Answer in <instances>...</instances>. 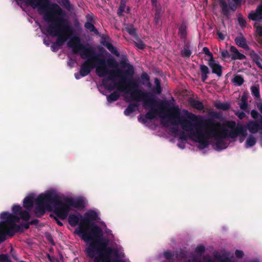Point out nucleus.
<instances>
[{
    "mask_svg": "<svg viewBox=\"0 0 262 262\" xmlns=\"http://www.w3.org/2000/svg\"><path fill=\"white\" fill-rule=\"evenodd\" d=\"M159 105H148L144 107L150 110L145 115V118L154 119L157 115L158 110L155 107L160 108V114H166L167 117L173 125L180 124L182 129L189 132V137L195 142L199 143V147L201 149L206 148L208 145V139L213 138V112L209 113V118L205 119L201 116L184 110L188 119L181 116L180 110L178 106H170L168 101H159Z\"/></svg>",
    "mask_w": 262,
    "mask_h": 262,
    "instance_id": "nucleus-1",
    "label": "nucleus"
},
{
    "mask_svg": "<svg viewBox=\"0 0 262 262\" xmlns=\"http://www.w3.org/2000/svg\"><path fill=\"white\" fill-rule=\"evenodd\" d=\"M98 215L96 212L90 210L84 214L83 217L81 216L80 219L74 214L69 216V224L72 227H75L79 222L78 229L74 231V233L79 235L85 242L92 241L89 246L85 249L86 255L94 260L99 257L105 254V250L107 248L112 249L111 255L118 257V251L117 249L107 247L108 240L102 237L103 230L97 225L92 221H97Z\"/></svg>",
    "mask_w": 262,
    "mask_h": 262,
    "instance_id": "nucleus-2",
    "label": "nucleus"
},
{
    "mask_svg": "<svg viewBox=\"0 0 262 262\" xmlns=\"http://www.w3.org/2000/svg\"><path fill=\"white\" fill-rule=\"evenodd\" d=\"M67 46L72 48L73 53L75 54L80 53L81 57L83 59L90 58L96 64V73L99 77L106 78L102 80V84L104 88L109 91L114 89L112 84L108 83V81L114 82V73L120 72L119 70L114 69L108 70L106 64L110 68H116L118 63L113 58H110L105 60L104 56L101 54H96L92 47H87L81 43L80 38L78 36H73L70 38L67 43Z\"/></svg>",
    "mask_w": 262,
    "mask_h": 262,
    "instance_id": "nucleus-3",
    "label": "nucleus"
},
{
    "mask_svg": "<svg viewBox=\"0 0 262 262\" xmlns=\"http://www.w3.org/2000/svg\"><path fill=\"white\" fill-rule=\"evenodd\" d=\"M252 134L259 133L262 134V117L260 121H249L246 126L241 122L225 120L217 128L214 123V149L221 150L226 149L228 145V138L235 139L239 137L242 143L247 136V131Z\"/></svg>",
    "mask_w": 262,
    "mask_h": 262,
    "instance_id": "nucleus-4",
    "label": "nucleus"
},
{
    "mask_svg": "<svg viewBox=\"0 0 262 262\" xmlns=\"http://www.w3.org/2000/svg\"><path fill=\"white\" fill-rule=\"evenodd\" d=\"M36 207L34 209L35 216L40 217L46 212V207L54 206V213L61 220L67 218L71 207L83 209L85 207L83 200H75L72 198H66L61 200L59 196L53 191H48L39 195L35 200Z\"/></svg>",
    "mask_w": 262,
    "mask_h": 262,
    "instance_id": "nucleus-5",
    "label": "nucleus"
},
{
    "mask_svg": "<svg viewBox=\"0 0 262 262\" xmlns=\"http://www.w3.org/2000/svg\"><path fill=\"white\" fill-rule=\"evenodd\" d=\"M39 13H43L45 20L50 23L47 28V33L52 37H57L55 44L62 46L73 33L68 20L64 18L65 12L58 4L50 3L47 11Z\"/></svg>",
    "mask_w": 262,
    "mask_h": 262,
    "instance_id": "nucleus-6",
    "label": "nucleus"
},
{
    "mask_svg": "<svg viewBox=\"0 0 262 262\" xmlns=\"http://www.w3.org/2000/svg\"><path fill=\"white\" fill-rule=\"evenodd\" d=\"M133 77L127 78L125 80L119 78L118 82L116 81L114 83L113 86L118 91L129 93L130 92L131 98L135 101L140 102L143 101V105L146 106L150 105H159L160 103L155 97L154 95L150 93L143 92L138 89L139 83L135 80L132 79Z\"/></svg>",
    "mask_w": 262,
    "mask_h": 262,
    "instance_id": "nucleus-7",
    "label": "nucleus"
},
{
    "mask_svg": "<svg viewBox=\"0 0 262 262\" xmlns=\"http://www.w3.org/2000/svg\"><path fill=\"white\" fill-rule=\"evenodd\" d=\"M0 218L1 220H6L11 231L10 233L13 235L16 232H23L24 230L28 229L30 226L29 222L22 223L19 225L16 224L17 223L20 222L18 216L12 215L9 212H2Z\"/></svg>",
    "mask_w": 262,
    "mask_h": 262,
    "instance_id": "nucleus-8",
    "label": "nucleus"
},
{
    "mask_svg": "<svg viewBox=\"0 0 262 262\" xmlns=\"http://www.w3.org/2000/svg\"><path fill=\"white\" fill-rule=\"evenodd\" d=\"M120 64L123 67H126L127 69L125 70L114 69V70L121 71V72H117L114 73V82L116 81V78L117 77H119V78H122V80H125V79H127V78L133 77L135 74V69L132 64L126 62L124 60L121 61Z\"/></svg>",
    "mask_w": 262,
    "mask_h": 262,
    "instance_id": "nucleus-9",
    "label": "nucleus"
},
{
    "mask_svg": "<svg viewBox=\"0 0 262 262\" xmlns=\"http://www.w3.org/2000/svg\"><path fill=\"white\" fill-rule=\"evenodd\" d=\"M242 0H232L229 1V4L227 5L224 0H220V4L222 7V11L225 15L228 14L229 10L234 11L238 6L241 5Z\"/></svg>",
    "mask_w": 262,
    "mask_h": 262,
    "instance_id": "nucleus-10",
    "label": "nucleus"
},
{
    "mask_svg": "<svg viewBox=\"0 0 262 262\" xmlns=\"http://www.w3.org/2000/svg\"><path fill=\"white\" fill-rule=\"evenodd\" d=\"M32 8H37L39 12L47 10L50 3L49 0H25Z\"/></svg>",
    "mask_w": 262,
    "mask_h": 262,
    "instance_id": "nucleus-11",
    "label": "nucleus"
},
{
    "mask_svg": "<svg viewBox=\"0 0 262 262\" xmlns=\"http://www.w3.org/2000/svg\"><path fill=\"white\" fill-rule=\"evenodd\" d=\"M84 61L80 66L79 71L80 75L81 77H85L88 75L91 72L92 70L95 68L96 64H94L93 61L90 58Z\"/></svg>",
    "mask_w": 262,
    "mask_h": 262,
    "instance_id": "nucleus-12",
    "label": "nucleus"
},
{
    "mask_svg": "<svg viewBox=\"0 0 262 262\" xmlns=\"http://www.w3.org/2000/svg\"><path fill=\"white\" fill-rule=\"evenodd\" d=\"M232 254L224 249L220 252L214 251V262L218 260L219 262H232Z\"/></svg>",
    "mask_w": 262,
    "mask_h": 262,
    "instance_id": "nucleus-13",
    "label": "nucleus"
},
{
    "mask_svg": "<svg viewBox=\"0 0 262 262\" xmlns=\"http://www.w3.org/2000/svg\"><path fill=\"white\" fill-rule=\"evenodd\" d=\"M0 222V244L6 240L7 236L12 237L10 232V229L8 225L6 220H2Z\"/></svg>",
    "mask_w": 262,
    "mask_h": 262,
    "instance_id": "nucleus-14",
    "label": "nucleus"
},
{
    "mask_svg": "<svg viewBox=\"0 0 262 262\" xmlns=\"http://www.w3.org/2000/svg\"><path fill=\"white\" fill-rule=\"evenodd\" d=\"M205 247L203 245H199L194 250V253L193 254H190L188 252V257H191V258L189 259L188 262H198L197 260L199 258V257L205 253Z\"/></svg>",
    "mask_w": 262,
    "mask_h": 262,
    "instance_id": "nucleus-15",
    "label": "nucleus"
},
{
    "mask_svg": "<svg viewBox=\"0 0 262 262\" xmlns=\"http://www.w3.org/2000/svg\"><path fill=\"white\" fill-rule=\"evenodd\" d=\"M105 251V254L102 255V256L97 257L94 260V262H124L123 260L118 258L112 260L111 259L112 249L107 248Z\"/></svg>",
    "mask_w": 262,
    "mask_h": 262,
    "instance_id": "nucleus-16",
    "label": "nucleus"
},
{
    "mask_svg": "<svg viewBox=\"0 0 262 262\" xmlns=\"http://www.w3.org/2000/svg\"><path fill=\"white\" fill-rule=\"evenodd\" d=\"M248 18L252 20H260L262 19V5H259L255 11H252L248 15Z\"/></svg>",
    "mask_w": 262,
    "mask_h": 262,
    "instance_id": "nucleus-17",
    "label": "nucleus"
},
{
    "mask_svg": "<svg viewBox=\"0 0 262 262\" xmlns=\"http://www.w3.org/2000/svg\"><path fill=\"white\" fill-rule=\"evenodd\" d=\"M230 51L231 52L230 58L232 60H242L246 58V56L241 53L234 46L230 47Z\"/></svg>",
    "mask_w": 262,
    "mask_h": 262,
    "instance_id": "nucleus-18",
    "label": "nucleus"
},
{
    "mask_svg": "<svg viewBox=\"0 0 262 262\" xmlns=\"http://www.w3.org/2000/svg\"><path fill=\"white\" fill-rule=\"evenodd\" d=\"M101 44L105 47L110 52H111L113 54L118 56L119 55V53L117 51V49L110 42H107L106 40H103L101 42Z\"/></svg>",
    "mask_w": 262,
    "mask_h": 262,
    "instance_id": "nucleus-19",
    "label": "nucleus"
},
{
    "mask_svg": "<svg viewBox=\"0 0 262 262\" xmlns=\"http://www.w3.org/2000/svg\"><path fill=\"white\" fill-rule=\"evenodd\" d=\"M138 103H130L124 111L125 116H129L138 109Z\"/></svg>",
    "mask_w": 262,
    "mask_h": 262,
    "instance_id": "nucleus-20",
    "label": "nucleus"
},
{
    "mask_svg": "<svg viewBox=\"0 0 262 262\" xmlns=\"http://www.w3.org/2000/svg\"><path fill=\"white\" fill-rule=\"evenodd\" d=\"M33 199L32 196L26 197L23 201V206L27 210H30L33 206Z\"/></svg>",
    "mask_w": 262,
    "mask_h": 262,
    "instance_id": "nucleus-21",
    "label": "nucleus"
},
{
    "mask_svg": "<svg viewBox=\"0 0 262 262\" xmlns=\"http://www.w3.org/2000/svg\"><path fill=\"white\" fill-rule=\"evenodd\" d=\"M235 41L237 46L246 50L249 49V47L247 44L246 40L244 37H237L235 39Z\"/></svg>",
    "mask_w": 262,
    "mask_h": 262,
    "instance_id": "nucleus-22",
    "label": "nucleus"
},
{
    "mask_svg": "<svg viewBox=\"0 0 262 262\" xmlns=\"http://www.w3.org/2000/svg\"><path fill=\"white\" fill-rule=\"evenodd\" d=\"M125 30L130 36H132L134 38L138 37V35L137 33L136 29L133 24H127L125 27Z\"/></svg>",
    "mask_w": 262,
    "mask_h": 262,
    "instance_id": "nucleus-23",
    "label": "nucleus"
},
{
    "mask_svg": "<svg viewBox=\"0 0 262 262\" xmlns=\"http://www.w3.org/2000/svg\"><path fill=\"white\" fill-rule=\"evenodd\" d=\"M238 104L241 110L247 113L249 112L250 110L249 108V105L246 100V98L245 96H242L241 101Z\"/></svg>",
    "mask_w": 262,
    "mask_h": 262,
    "instance_id": "nucleus-24",
    "label": "nucleus"
},
{
    "mask_svg": "<svg viewBox=\"0 0 262 262\" xmlns=\"http://www.w3.org/2000/svg\"><path fill=\"white\" fill-rule=\"evenodd\" d=\"M200 70L202 80L205 82L207 78V74L209 73V69L206 66L202 64L200 66Z\"/></svg>",
    "mask_w": 262,
    "mask_h": 262,
    "instance_id": "nucleus-25",
    "label": "nucleus"
},
{
    "mask_svg": "<svg viewBox=\"0 0 262 262\" xmlns=\"http://www.w3.org/2000/svg\"><path fill=\"white\" fill-rule=\"evenodd\" d=\"M232 83L236 86H241L244 82L243 77L239 75H235L231 80Z\"/></svg>",
    "mask_w": 262,
    "mask_h": 262,
    "instance_id": "nucleus-26",
    "label": "nucleus"
},
{
    "mask_svg": "<svg viewBox=\"0 0 262 262\" xmlns=\"http://www.w3.org/2000/svg\"><path fill=\"white\" fill-rule=\"evenodd\" d=\"M256 143V138L254 136L250 135L246 140L245 147L247 148L253 146Z\"/></svg>",
    "mask_w": 262,
    "mask_h": 262,
    "instance_id": "nucleus-27",
    "label": "nucleus"
},
{
    "mask_svg": "<svg viewBox=\"0 0 262 262\" xmlns=\"http://www.w3.org/2000/svg\"><path fill=\"white\" fill-rule=\"evenodd\" d=\"M119 97V93L117 91H115L107 96V100L108 102L112 103L117 101Z\"/></svg>",
    "mask_w": 262,
    "mask_h": 262,
    "instance_id": "nucleus-28",
    "label": "nucleus"
},
{
    "mask_svg": "<svg viewBox=\"0 0 262 262\" xmlns=\"http://www.w3.org/2000/svg\"><path fill=\"white\" fill-rule=\"evenodd\" d=\"M18 217L19 220L21 219L24 221H28L30 220L31 215L28 211L22 210L18 215Z\"/></svg>",
    "mask_w": 262,
    "mask_h": 262,
    "instance_id": "nucleus-29",
    "label": "nucleus"
},
{
    "mask_svg": "<svg viewBox=\"0 0 262 262\" xmlns=\"http://www.w3.org/2000/svg\"><path fill=\"white\" fill-rule=\"evenodd\" d=\"M136 41H134L135 46L140 50H143L145 48L146 45L144 42L139 38V36L138 37L135 38Z\"/></svg>",
    "mask_w": 262,
    "mask_h": 262,
    "instance_id": "nucleus-30",
    "label": "nucleus"
},
{
    "mask_svg": "<svg viewBox=\"0 0 262 262\" xmlns=\"http://www.w3.org/2000/svg\"><path fill=\"white\" fill-rule=\"evenodd\" d=\"M203 52L209 56L210 59L209 60V66L211 69L213 70V54L210 52L209 49L207 47H204L203 49Z\"/></svg>",
    "mask_w": 262,
    "mask_h": 262,
    "instance_id": "nucleus-31",
    "label": "nucleus"
},
{
    "mask_svg": "<svg viewBox=\"0 0 262 262\" xmlns=\"http://www.w3.org/2000/svg\"><path fill=\"white\" fill-rule=\"evenodd\" d=\"M84 27L89 30L91 32H94L95 34H98L99 32L94 26V25L91 22H86L84 24Z\"/></svg>",
    "mask_w": 262,
    "mask_h": 262,
    "instance_id": "nucleus-32",
    "label": "nucleus"
},
{
    "mask_svg": "<svg viewBox=\"0 0 262 262\" xmlns=\"http://www.w3.org/2000/svg\"><path fill=\"white\" fill-rule=\"evenodd\" d=\"M179 35L181 38H185L186 36V27L184 24H181L179 28Z\"/></svg>",
    "mask_w": 262,
    "mask_h": 262,
    "instance_id": "nucleus-33",
    "label": "nucleus"
},
{
    "mask_svg": "<svg viewBox=\"0 0 262 262\" xmlns=\"http://www.w3.org/2000/svg\"><path fill=\"white\" fill-rule=\"evenodd\" d=\"M175 255L177 259H183L186 257V252L183 249L175 251Z\"/></svg>",
    "mask_w": 262,
    "mask_h": 262,
    "instance_id": "nucleus-34",
    "label": "nucleus"
},
{
    "mask_svg": "<svg viewBox=\"0 0 262 262\" xmlns=\"http://www.w3.org/2000/svg\"><path fill=\"white\" fill-rule=\"evenodd\" d=\"M63 7L68 10H71L72 9V6L70 3V0H60L58 1Z\"/></svg>",
    "mask_w": 262,
    "mask_h": 262,
    "instance_id": "nucleus-35",
    "label": "nucleus"
},
{
    "mask_svg": "<svg viewBox=\"0 0 262 262\" xmlns=\"http://www.w3.org/2000/svg\"><path fill=\"white\" fill-rule=\"evenodd\" d=\"M11 210L12 211L11 214L18 216L22 210V207L19 205H14L12 207Z\"/></svg>",
    "mask_w": 262,
    "mask_h": 262,
    "instance_id": "nucleus-36",
    "label": "nucleus"
},
{
    "mask_svg": "<svg viewBox=\"0 0 262 262\" xmlns=\"http://www.w3.org/2000/svg\"><path fill=\"white\" fill-rule=\"evenodd\" d=\"M214 105L216 108L222 110H227L230 107V105L228 103L216 102Z\"/></svg>",
    "mask_w": 262,
    "mask_h": 262,
    "instance_id": "nucleus-37",
    "label": "nucleus"
},
{
    "mask_svg": "<svg viewBox=\"0 0 262 262\" xmlns=\"http://www.w3.org/2000/svg\"><path fill=\"white\" fill-rule=\"evenodd\" d=\"M191 105L198 110L201 111L204 108L203 103L198 100H193L191 102Z\"/></svg>",
    "mask_w": 262,
    "mask_h": 262,
    "instance_id": "nucleus-38",
    "label": "nucleus"
},
{
    "mask_svg": "<svg viewBox=\"0 0 262 262\" xmlns=\"http://www.w3.org/2000/svg\"><path fill=\"white\" fill-rule=\"evenodd\" d=\"M175 253L171 252L169 250H167L164 252L163 255L165 258L168 260H173L174 256Z\"/></svg>",
    "mask_w": 262,
    "mask_h": 262,
    "instance_id": "nucleus-39",
    "label": "nucleus"
},
{
    "mask_svg": "<svg viewBox=\"0 0 262 262\" xmlns=\"http://www.w3.org/2000/svg\"><path fill=\"white\" fill-rule=\"evenodd\" d=\"M214 74H215L217 76L220 77L222 74V67L220 65L215 63L214 62Z\"/></svg>",
    "mask_w": 262,
    "mask_h": 262,
    "instance_id": "nucleus-40",
    "label": "nucleus"
},
{
    "mask_svg": "<svg viewBox=\"0 0 262 262\" xmlns=\"http://www.w3.org/2000/svg\"><path fill=\"white\" fill-rule=\"evenodd\" d=\"M251 93L255 98H258L260 96L259 90L257 86H253L251 88Z\"/></svg>",
    "mask_w": 262,
    "mask_h": 262,
    "instance_id": "nucleus-41",
    "label": "nucleus"
},
{
    "mask_svg": "<svg viewBox=\"0 0 262 262\" xmlns=\"http://www.w3.org/2000/svg\"><path fill=\"white\" fill-rule=\"evenodd\" d=\"M191 53V51L187 48H184L181 51V55L183 57L189 58Z\"/></svg>",
    "mask_w": 262,
    "mask_h": 262,
    "instance_id": "nucleus-42",
    "label": "nucleus"
},
{
    "mask_svg": "<svg viewBox=\"0 0 262 262\" xmlns=\"http://www.w3.org/2000/svg\"><path fill=\"white\" fill-rule=\"evenodd\" d=\"M141 78L142 79V80H144L148 83V86H151V83L149 81H150L149 76L146 73H145V72L142 73L141 75Z\"/></svg>",
    "mask_w": 262,
    "mask_h": 262,
    "instance_id": "nucleus-43",
    "label": "nucleus"
},
{
    "mask_svg": "<svg viewBox=\"0 0 262 262\" xmlns=\"http://www.w3.org/2000/svg\"><path fill=\"white\" fill-rule=\"evenodd\" d=\"M125 8V3L122 1H121V4L119 6V9L117 12V14L119 16H121L122 13L124 11Z\"/></svg>",
    "mask_w": 262,
    "mask_h": 262,
    "instance_id": "nucleus-44",
    "label": "nucleus"
},
{
    "mask_svg": "<svg viewBox=\"0 0 262 262\" xmlns=\"http://www.w3.org/2000/svg\"><path fill=\"white\" fill-rule=\"evenodd\" d=\"M0 262H11L9 256L7 254H0Z\"/></svg>",
    "mask_w": 262,
    "mask_h": 262,
    "instance_id": "nucleus-45",
    "label": "nucleus"
},
{
    "mask_svg": "<svg viewBox=\"0 0 262 262\" xmlns=\"http://www.w3.org/2000/svg\"><path fill=\"white\" fill-rule=\"evenodd\" d=\"M251 56L253 59V60L256 63L260 61L261 58L260 56L256 53L253 52L251 53Z\"/></svg>",
    "mask_w": 262,
    "mask_h": 262,
    "instance_id": "nucleus-46",
    "label": "nucleus"
},
{
    "mask_svg": "<svg viewBox=\"0 0 262 262\" xmlns=\"http://www.w3.org/2000/svg\"><path fill=\"white\" fill-rule=\"evenodd\" d=\"M234 113L236 116L239 119H243L246 117V114L244 112L240 111H235L234 112Z\"/></svg>",
    "mask_w": 262,
    "mask_h": 262,
    "instance_id": "nucleus-47",
    "label": "nucleus"
},
{
    "mask_svg": "<svg viewBox=\"0 0 262 262\" xmlns=\"http://www.w3.org/2000/svg\"><path fill=\"white\" fill-rule=\"evenodd\" d=\"M254 27L256 28V32L257 33V34L259 36H262V26L257 25L256 24H255L254 25Z\"/></svg>",
    "mask_w": 262,
    "mask_h": 262,
    "instance_id": "nucleus-48",
    "label": "nucleus"
},
{
    "mask_svg": "<svg viewBox=\"0 0 262 262\" xmlns=\"http://www.w3.org/2000/svg\"><path fill=\"white\" fill-rule=\"evenodd\" d=\"M238 23H239V25L242 27H244L245 26L246 21L245 19L243 17H242L241 16H239L238 17Z\"/></svg>",
    "mask_w": 262,
    "mask_h": 262,
    "instance_id": "nucleus-49",
    "label": "nucleus"
},
{
    "mask_svg": "<svg viewBox=\"0 0 262 262\" xmlns=\"http://www.w3.org/2000/svg\"><path fill=\"white\" fill-rule=\"evenodd\" d=\"M152 92L153 93H156L158 94H160L162 92V89L161 85H159L158 84L157 86H156V88H154L152 90Z\"/></svg>",
    "mask_w": 262,
    "mask_h": 262,
    "instance_id": "nucleus-50",
    "label": "nucleus"
},
{
    "mask_svg": "<svg viewBox=\"0 0 262 262\" xmlns=\"http://www.w3.org/2000/svg\"><path fill=\"white\" fill-rule=\"evenodd\" d=\"M160 18H161V16H160V13L159 12H158V11H157L155 14V18H154L155 23L156 25H157L159 23Z\"/></svg>",
    "mask_w": 262,
    "mask_h": 262,
    "instance_id": "nucleus-51",
    "label": "nucleus"
},
{
    "mask_svg": "<svg viewBox=\"0 0 262 262\" xmlns=\"http://www.w3.org/2000/svg\"><path fill=\"white\" fill-rule=\"evenodd\" d=\"M50 217H53L55 220L56 224L60 226H63L62 223L58 220V218H59L58 216H57V215L54 216V215L51 214Z\"/></svg>",
    "mask_w": 262,
    "mask_h": 262,
    "instance_id": "nucleus-52",
    "label": "nucleus"
},
{
    "mask_svg": "<svg viewBox=\"0 0 262 262\" xmlns=\"http://www.w3.org/2000/svg\"><path fill=\"white\" fill-rule=\"evenodd\" d=\"M61 47H58L57 45L55 44V42H53L51 46V50L54 52H57Z\"/></svg>",
    "mask_w": 262,
    "mask_h": 262,
    "instance_id": "nucleus-53",
    "label": "nucleus"
},
{
    "mask_svg": "<svg viewBox=\"0 0 262 262\" xmlns=\"http://www.w3.org/2000/svg\"><path fill=\"white\" fill-rule=\"evenodd\" d=\"M217 35L218 38L220 40H223L225 39V38L226 36V33L225 32H221L217 31Z\"/></svg>",
    "mask_w": 262,
    "mask_h": 262,
    "instance_id": "nucleus-54",
    "label": "nucleus"
},
{
    "mask_svg": "<svg viewBox=\"0 0 262 262\" xmlns=\"http://www.w3.org/2000/svg\"><path fill=\"white\" fill-rule=\"evenodd\" d=\"M235 255L237 258H239L243 257L244 253L242 251L236 250L235 252Z\"/></svg>",
    "mask_w": 262,
    "mask_h": 262,
    "instance_id": "nucleus-55",
    "label": "nucleus"
},
{
    "mask_svg": "<svg viewBox=\"0 0 262 262\" xmlns=\"http://www.w3.org/2000/svg\"><path fill=\"white\" fill-rule=\"evenodd\" d=\"M188 137V136L185 133L182 132L180 136V139L181 140L186 141L187 140V138Z\"/></svg>",
    "mask_w": 262,
    "mask_h": 262,
    "instance_id": "nucleus-56",
    "label": "nucleus"
},
{
    "mask_svg": "<svg viewBox=\"0 0 262 262\" xmlns=\"http://www.w3.org/2000/svg\"><path fill=\"white\" fill-rule=\"evenodd\" d=\"M222 56L225 58H227L230 57V54H229V52L227 50H223L222 51Z\"/></svg>",
    "mask_w": 262,
    "mask_h": 262,
    "instance_id": "nucleus-57",
    "label": "nucleus"
},
{
    "mask_svg": "<svg viewBox=\"0 0 262 262\" xmlns=\"http://www.w3.org/2000/svg\"><path fill=\"white\" fill-rule=\"evenodd\" d=\"M251 115L253 119H256L258 116V113L256 110H252L251 111Z\"/></svg>",
    "mask_w": 262,
    "mask_h": 262,
    "instance_id": "nucleus-58",
    "label": "nucleus"
},
{
    "mask_svg": "<svg viewBox=\"0 0 262 262\" xmlns=\"http://www.w3.org/2000/svg\"><path fill=\"white\" fill-rule=\"evenodd\" d=\"M138 120H139L140 122H142V123H144V124H145V123H146L147 122L146 120H147V119L145 118V116H144V117H143L141 115H140L138 116Z\"/></svg>",
    "mask_w": 262,
    "mask_h": 262,
    "instance_id": "nucleus-59",
    "label": "nucleus"
},
{
    "mask_svg": "<svg viewBox=\"0 0 262 262\" xmlns=\"http://www.w3.org/2000/svg\"><path fill=\"white\" fill-rule=\"evenodd\" d=\"M86 22H91L92 23L93 20V16L92 14H88L86 15Z\"/></svg>",
    "mask_w": 262,
    "mask_h": 262,
    "instance_id": "nucleus-60",
    "label": "nucleus"
},
{
    "mask_svg": "<svg viewBox=\"0 0 262 262\" xmlns=\"http://www.w3.org/2000/svg\"><path fill=\"white\" fill-rule=\"evenodd\" d=\"M30 225H36L37 226L39 223V220L38 219H34L29 222Z\"/></svg>",
    "mask_w": 262,
    "mask_h": 262,
    "instance_id": "nucleus-61",
    "label": "nucleus"
},
{
    "mask_svg": "<svg viewBox=\"0 0 262 262\" xmlns=\"http://www.w3.org/2000/svg\"><path fill=\"white\" fill-rule=\"evenodd\" d=\"M256 106L257 109L259 110V111L260 112V113L262 114V102H259L257 103Z\"/></svg>",
    "mask_w": 262,
    "mask_h": 262,
    "instance_id": "nucleus-62",
    "label": "nucleus"
},
{
    "mask_svg": "<svg viewBox=\"0 0 262 262\" xmlns=\"http://www.w3.org/2000/svg\"><path fill=\"white\" fill-rule=\"evenodd\" d=\"M47 257L48 260L50 262H54L55 261V258H54V257L51 256L49 253H47Z\"/></svg>",
    "mask_w": 262,
    "mask_h": 262,
    "instance_id": "nucleus-63",
    "label": "nucleus"
},
{
    "mask_svg": "<svg viewBox=\"0 0 262 262\" xmlns=\"http://www.w3.org/2000/svg\"><path fill=\"white\" fill-rule=\"evenodd\" d=\"M155 84H156V86H157L158 84L159 85H161L160 81L157 78L155 79Z\"/></svg>",
    "mask_w": 262,
    "mask_h": 262,
    "instance_id": "nucleus-64",
    "label": "nucleus"
}]
</instances>
